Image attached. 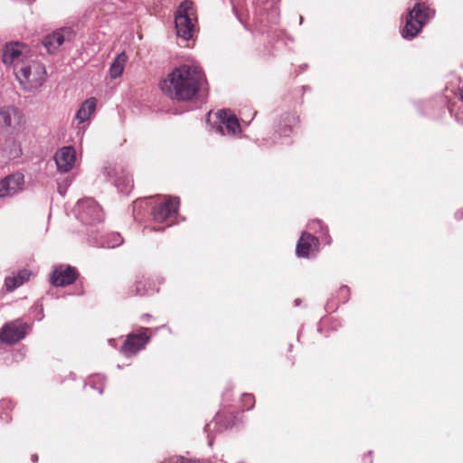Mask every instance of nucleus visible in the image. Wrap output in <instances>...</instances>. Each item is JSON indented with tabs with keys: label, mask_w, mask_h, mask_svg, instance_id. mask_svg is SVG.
<instances>
[{
	"label": "nucleus",
	"mask_w": 463,
	"mask_h": 463,
	"mask_svg": "<svg viewBox=\"0 0 463 463\" xmlns=\"http://www.w3.org/2000/svg\"><path fill=\"white\" fill-rule=\"evenodd\" d=\"M207 83L203 68L197 64H181L166 73L158 82V89L175 102L197 99Z\"/></svg>",
	"instance_id": "1"
},
{
	"label": "nucleus",
	"mask_w": 463,
	"mask_h": 463,
	"mask_svg": "<svg viewBox=\"0 0 463 463\" xmlns=\"http://www.w3.org/2000/svg\"><path fill=\"white\" fill-rule=\"evenodd\" d=\"M14 74L24 90L40 88L46 80L47 72L45 66L35 60L22 61L16 65Z\"/></svg>",
	"instance_id": "2"
},
{
	"label": "nucleus",
	"mask_w": 463,
	"mask_h": 463,
	"mask_svg": "<svg viewBox=\"0 0 463 463\" xmlns=\"http://www.w3.org/2000/svg\"><path fill=\"white\" fill-rule=\"evenodd\" d=\"M434 14L435 11L425 2L416 3L406 16L402 36L405 39H412L417 36Z\"/></svg>",
	"instance_id": "3"
},
{
	"label": "nucleus",
	"mask_w": 463,
	"mask_h": 463,
	"mask_svg": "<svg viewBox=\"0 0 463 463\" xmlns=\"http://www.w3.org/2000/svg\"><path fill=\"white\" fill-rule=\"evenodd\" d=\"M194 16H195L194 3L189 0L182 2L176 10L175 23L178 38L184 42H189L194 36Z\"/></svg>",
	"instance_id": "4"
},
{
	"label": "nucleus",
	"mask_w": 463,
	"mask_h": 463,
	"mask_svg": "<svg viewBox=\"0 0 463 463\" xmlns=\"http://www.w3.org/2000/svg\"><path fill=\"white\" fill-rule=\"evenodd\" d=\"M29 48L27 45L15 42L7 43L3 52V62L5 65H13L15 70L16 65L21 64L22 61L29 60Z\"/></svg>",
	"instance_id": "5"
},
{
	"label": "nucleus",
	"mask_w": 463,
	"mask_h": 463,
	"mask_svg": "<svg viewBox=\"0 0 463 463\" xmlns=\"http://www.w3.org/2000/svg\"><path fill=\"white\" fill-rule=\"evenodd\" d=\"M79 275L78 270L71 265H58L50 275V283L54 287H66L73 284Z\"/></svg>",
	"instance_id": "6"
},
{
	"label": "nucleus",
	"mask_w": 463,
	"mask_h": 463,
	"mask_svg": "<svg viewBox=\"0 0 463 463\" xmlns=\"http://www.w3.org/2000/svg\"><path fill=\"white\" fill-rule=\"evenodd\" d=\"M179 201L176 198L167 197L152 209L154 221L157 222H166L170 221L177 213Z\"/></svg>",
	"instance_id": "7"
},
{
	"label": "nucleus",
	"mask_w": 463,
	"mask_h": 463,
	"mask_svg": "<svg viewBox=\"0 0 463 463\" xmlns=\"http://www.w3.org/2000/svg\"><path fill=\"white\" fill-rule=\"evenodd\" d=\"M26 325L19 320L6 323L0 330V341L5 344H14L26 335Z\"/></svg>",
	"instance_id": "8"
},
{
	"label": "nucleus",
	"mask_w": 463,
	"mask_h": 463,
	"mask_svg": "<svg viewBox=\"0 0 463 463\" xmlns=\"http://www.w3.org/2000/svg\"><path fill=\"white\" fill-rule=\"evenodd\" d=\"M319 250L318 239L309 232H303L297 243L296 254L299 258H311Z\"/></svg>",
	"instance_id": "9"
},
{
	"label": "nucleus",
	"mask_w": 463,
	"mask_h": 463,
	"mask_svg": "<svg viewBox=\"0 0 463 463\" xmlns=\"http://www.w3.org/2000/svg\"><path fill=\"white\" fill-rule=\"evenodd\" d=\"M147 330L146 328L143 332L128 335L120 348L121 353L126 356H131L143 349L150 339L146 333Z\"/></svg>",
	"instance_id": "10"
},
{
	"label": "nucleus",
	"mask_w": 463,
	"mask_h": 463,
	"mask_svg": "<svg viewBox=\"0 0 463 463\" xmlns=\"http://www.w3.org/2000/svg\"><path fill=\"white\" fill-rule=\"evenodd\" d=\"M24 185V176L21 173L7 175L0 181V198L13 196L21 192Z\"/></svg>",
	"instance_id": "11"
},
{
	"label": "nucleus",
	"mask_w": 463,
	"mask_h": 463,
	"mask_svg": "<svg viewBox=\"0 0 463 463\" xmlns=\"http://www.w3.org/2000/svg\"><path fill=\"white\" fill-rule=\"evenodd\" d=\"M54 160L58 171L62 173L71 171L76 160L75 149L72 146H63L60 148L55 153Z\"/></svg>",
	"instance_id": "12"
},
{
	"label": "nucleus",
	"mask_w": 463,
	"mask_h": 463,
	"mask_svg": "<svg viewBox=\"0 0 463 463\" xmlns=\"http://www.w3.org/2000/svg\"><path fill=\"white\" fill-rule=\"evenodd\" d=\"M219 122L224 125L227 134L236 136L241 131L237 117L228 109H222L216 113Z\"/></svg>",
	"instance_id": "13"
},
{
	"label": "nucleus",
	"mask_w": 463,
	"mask_h": 463,
	"mask_svg": "<svg viewBox=\"0 0 463 463\" xmlns=\"http://www.w3.org/2000/svg\"><path fill=\"white\" fill-rule=\"evenodd\" d=\"M21 113L14 107H4L0 110V129L14 128L20 123Z\"/></svg>",
	"instance_id": "14"
},
{
	"label": "nucleus",
	"mask_w": 463,
	"mask_h": 463,
	"mask_svg": "<svg viewBox=\"0 0 463 463\" xmlns=\"http://www.w3.org/2000/svg\"><path fill=\"white\" fill-rule=\"evenodd\" d=\"M66 33H69L70 31L66 28H61L43 38V44L49 53H54L64 43Z\"/></svg>",
	"instance_id": "15"
},
{
	"label": "nucleus",
	"mask_w": 463,
	"mask_h": 463,
	"mask_svg": "<svg viewBox=\"0 0 463 463\" xmlns=\"http://www.w3.org/2000/svg\"><path fill=\"white\" fill-rule=\"evenodd\" d=\"M31 277V272L28 269H22L12 277H7L5 280V286L7 291H13L22 286L24 282L28 281Z\"/></svg>",
	"instance_id": "16"
},
{
	"label": "nucleus",
	"mask_w": 463,
	"mask_h": 463,
	"mask_svg": "<svg viewBox=\"0 0 463 463\" xmlns=\"http://www.w3.org/2000/svg\"><path fill=\"white\" fill-rule=\"evenodd\" d=\"M97 100L95 98L86 99L79 109L76 118L80 122L86 121L96 109Z\"/></svg>",
	"instance_id": "17"
},
{
	"label": "nucleus",
	"mask_w": 463,
	"mask_h": 463,
	"mask_svg": "<svg viewBox=\"0 0 463 463\" xmlns=\"http://www.w3.org/2000/svg\"><path fill=\"white\" fill-rule=\"evenodd\" d=\"M128 57L125 52H121L117 55L109 68L111 78L117 79L122 75Z\"/></svg>",
	"instance_id": "18"
},
{
	"label": "nucleus",
	"mask_w": 463,
	"mask_h": 463,
	"mask_svg": "<svg viewBox=\"0 0 463 463\" xmlns=\"http://www.w3.org/2000/svg\"><path fill=\"white\" fill-rule=\"evenodd\" d=\"M147 282L144 279H137L131 289L132 296H144L148 292Z\"/></svg>",
	"instance_id": "19"
},
{
	"label": "nucleus",
	"mask_w": 463,
	"mask_h": 463,
	"mask_svg": "<svg viewBox=\"0 0 463 463\" xmlns=\"http://www.w3.org/2000/svg\"><path fill=\"white\" fill-rule=\"evenodd\" d=\"M241 411H249L255 405V397L250 393H244L241 398Z\"/></svg>",
	"instance_id": "20"
},
{
	"label": "nucleus",
	"mask_w": 463,
	"mask_h": 463,
	"mask_svg": "<svg viewBox=\"0 0 463 463\" xmlns=\"http://www.w3.org/2000/svg\"><path fill=\"white\" fill-rule=\"evenodd\" d=\"M350 297V288L347 286H342L337 291V298L342 303L348 301Z\"/></svg>",
	"instance_id": "21"
},
{
	"label": "nucleus",
	"mask_w": 463,
	"mask_h": 463,
	"mask_svg": "<svg viewBox=\"0 0 463 463\" xmlns=\"http://www.w3.org/2000/svg\"><path fill=\"white\" fill-rule=\"evenodd\" d=\"M460 99L463 100V85L458 89Z\"/></svg>",
	"instance_id": "22"
},
{
	"label": "nucleus",
	"mask_w": 463,
	"mask_h": 463,
	"mask_svg": "<svg viewBox=\"0 0 463 463\" xmlns=\"http://www.w3.org/2000/svg\"><path fill=\"white\" fill-rule=\"evenodd\" d=\"M235 424L234 420L228 422L225 424V428H232Z\"/></svg>",
	"instance_id": "23"
},
{
	"label": "nucleus",
	"mask_w": 463,
	"mask_h": 463,
	"mask_svg": "<svg viewBox=\"0 0 463 463\" xmlns=\"http://www.w3.org/2000/svg\"><path fill=\"white\" fill-rule=\"evenodd\" d=\"M32 460H33V462H36V461L38 460V456H37V455H33V456H32Z\"/></svg>",
	"instance_id": "24"
},
{
	"label": "nucleus",
	"mask_w": 463,
	"mask_h": 463,
	"mask_svg": "<svg viewBox=\"0 0 463 463\" xmlns=\"http://www.w3.org/2000/svg\"><path fill=\"white\" fill-rule=\"evenodd\" d=\"M330 241H331V239L329 237L328 238L326 237V243H330Z\"/></svg>",
	"instance_id": "25"
}]
</instances>
